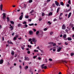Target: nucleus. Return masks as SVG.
<instances>
[{
    "mask_svg": "<svg viewBox=\"0 0 74 74\" xmlns=\"http://www.w3.org/2000/svg\"><path fill=\"white\" fill-rule=\"evenodd\" d=\"M39 33L40 32H39V31H37L36 33V35H37L39 38H40V37H42L43 36V32L42 31H41L40 32V33L39 34Z\"/></svg>",
    "mask_w": 74,
    "mask_h": 74,
    "instance_id": "nucleus-1",
    "label": "nucleus"
},
{
    "mask_svg": "<svg viewBox=\"0 0 74 74\" xmlns=\"http://www.w3.org/2000/svg\"><path fill=\"white\" fill-rule=\"evenodd\" d=\"M66 37H67V35L66 34H64L63 36V38H64V40H67V38Z\"/></svg>",
    "mask_w": 74,
    "mask_h": 74,
    "instance_id": "nucleus-2",
    "label": "nucleus"
},
{
    "mask_svg": "<svg viewBox=\"0 0 74 74\" xmlns=\"http://www.w3.org/2000/svg\"><path fill=\"white\" fill-rule=\"evenodd\" d=\"M24 60L25 61L27 60L28 61H29V60H30V59H29L28 57L25 56V59Z\"/></svg>",
    "mask_w": 74,
    "mask_h": 74,
    "instance_id": "nucleus-3",
    "label": "nucleus"
},
{
    "mask_svg": "<svg viewBox=\"0 0 74 74\" xmlns=\"http://www.w3.org/2000/svg\"><path fill=\"white\" fill-rule=\"evenodd\" d=\"M32 42H37V40H36V39L35 38H32Z\"/></svg>",
    "mask_w": 74,
    "mask_h": 74,
    "instance_id": "nucleus-4",
    "label": "nucleus"
},
{
    "mask_svg": "<svg viewBox=\"0 0 74 74\" xmlns=\"http://www.w3.org/2000/svg\"><path fill=\"white\" fill-rule=\"evenodd\" d=\"M3 19H5V18H6V16H5L6 15L5 13H3Z\"/></svg>",
    "mask_w": 74,
    "mask_h": 74,
    "instance_id": "nucleus-5",
    "label": "nucleus"
},
{
    "mask_svg": "<svg viewBox=\"0 0 74 74\" xmlns=\"http://www.w3.org/2000/svg\"><path fill=\"white\" fill-rule=\"evenodd\" d=\"M62 49V47H58V49H57V52H60L61 49Z\"/></svg>",
    "mask_w": 74,
    "mask_h": 74,
    "instance_id": "nucleus-6",
    "label": "nucleus"
},
{
    "mask_svg": "<svg viewBox=\"0 0 74 74\" xmlns=\"http://www.w3.org/2000/svg\"><path fill=\"white\" fill-rule=\"evenodd\" d=\"M55 3L56 5L57 6H58L59 4V3H58V2L57 1H55Z\"/></svg>",
    "mask_w": 74,
    "mask_h": 74,
    "instance_id": "nucleus-7",
    "label": "nucleus"
},
{
    "mask_svg": "<svg viewBox=\"0 0 74 74\" xmlns=\"http://www.w3.org/2000/svg\"><path fill=\"white\" fill-rule=\"evenodd\" d=\"M62 29H63V30L66 29V26H65V25L64 24L62 25Z\"/></svg>",
    "mask_w": 74,
    "mask_h": 74,
    "instance_id": "nucleus-8",
    "label": "nucleus"
},
{
    "mask_svg": "<svg viewBox=\"0 0 74 74\" xmlns=\"http://www.w3.org/2000/svg\"><path fill=\"white\" fill-rule=\"evenodd\" d=\"M0 8L1 11L3 10V5L1 4L0 6Z\"/></svg>",
    "mask_w": 74,
    "mask_h": 74,
    "instance_id": "nucleus-9",
    "label": "nucleus"
},
{
    "mask_svg": "<svg viewBox=\"0 0 74 74\" xmlns=\"http://www.w3.org/2000/svg\"><path fill=\"white\" fill-rule=\"evenodd\" d=\"M22 18H23V15H22L20 16L19 20H22Z\"/></svg>",
    "mask_w": 74,
    "mask_h": 74,
    "instance_id": "nucleus-10",
    "label": "nucleus"
},
{
    "mask_svg": "<svg viewBox=\"0 0 74 74\" xmlns=\"http://www.w3.org/2000/svg\"><path fill=\"white\" fill-rule=\"evenodd\" d=\"M71 12H70L68 15V18H69L71 16Z\"/></svg>",
    "mask_w": 74,
    "mask_h": 74,
    "instance_id": "nucleus-11",
    "label": "nucleus"
},
{
    "mask_svg": "<svg viewBox=\"0 0 74 74\" xmlns=\"http://www.w3.org/2000/svg\"><path fill=\"white\" fill-rule=\"evenodd\" d=\"M0 63L1 64H3V60H1L0 61Z\"/></svg>",
    "mask_w": 74,
    "mask_h": 74,
    "instance_id": "nucleus-12",
    "label": "nucleus"
},
{
    "mask_svg": "<svg viewBox=\"0 0 74 74\" xmlns=\"http://www.w3.org/2000/svg\"><path fill=\"white\" fill-rule=\"evenodd\" d=\"M67 39L68 41H71V40H72V38L70 37H68L67 38Z\"/></svg>",
    "mask_w": 74,
    "mask_h": 74,
    "instance_id": "nucleus-13",
    "label": "nucleus"
},
{
    "mask_svg": "<svg viewBox=\"0 0 74 74\" xmlns=\"http://www.w3.org/2000/svg\"><path fill=\"white\" fill-rule=\"evenodd\" d=\"M33 31H29V33L30 34H33Z\"/></svg>",
    "mask_w": 74,
    "mask_h": 74,
    "instance_id": "nucleus-14",
    "label": "nucleus"
},
{
    "mask_svg": "<svg viewBox=\"0 0 74 74\" xmlns=\"http://www.w3.org/2000/svg\"><path fill=\"white\" fill-rule=\"evenodd\" d=\"M26 5L25 4H24V7H23L22 8H25V9H26Z\"/></svg>",
    "mask_w": 74,
    "mask_h": 74,
    "instance_id": "nucleus-15",
    "label": "nucleus"
},
{
    "mask_svg": "<svg viewBox=\"0 0 74 74\" xmlns=\"http://www.w3.org/2000/svg\"><path fill=\"white\" fill-rule=\"evenodd\" d=\"M56 5L54 3H53V5L51 6V7H55Z\"/></svg>",
    "mask_w": 74,
    "mask_h": 74,
    "instance_id": "nucleus-16",
    "label": "nucleus"
},
{
    "mask_svg": "<svg viewBox=\"0 0 74 74\" xmlns=\"http://www.w3.org/2000/svg\"><path fill=\"white\" fill-rule=\"evenodd\" d=\"M60 4L61 5H62L63 6L64 5V3L62 2H60Z\"/></svg>",
    "mask_w": 74,
    "mask_h": 74,
    "instance_id": "nucleus-17",
    "label": "nucleus"
},
{
    "mask_svg": "<svg viewBox=\"0 0 74 74\" xmlns=\"http://www.w3.org/2000/svg\"><path fill=\"white\" fill-rule=\"evenodd\" d=\"M29 68V67L28 66H26L24 68L25 70H27V69Z\"/></svg>",
    "mask_w": 74,
    "mask_h": 74,
    "instance_id": "nucleus-18",
    "label": "nucleus"
},
{
    "mask_svg": "<svg viewBox=\"0 0 74 74\" xmlns=\"http://www.w3.org/2000/svg\"><path fill=\"white\" fill-rule=\"evenodd\" d=\"M59 10H60V8H58L57 9V13H58L59 12Z\"/></svg>",
    "mask_w": 74,
    "mask_h": 74,
    "instance_id": "nucleus-19",
    "label": "nucleus"
},
{
    "mask_svg": "<svg viewBox=\"0 0 74 74\" xmlns=\"http://www.w3.org/2000/svg\"><path fill=\"white\" fill-rule=\"evenodd\" d=\"M52 15V13L51 12H50L49 14V16H50Z\"/></svg>",
    "mask_w": 74,
    "mask_h": 74,
    "instance_id": "nucleus-20",
    "label": "nucleus"
},
{
    "mask_svg": "<svg viewBox=\"0 0 74 74\" xmlns=\"http://www.w3.org/2000/svg\"><path fill=\"white\" fill-rule=\"evenodd\" d=\"M10 23L11 24H12V25H14V22L12 21H10Z\"/></svg>",
    "mask_w": 74,
    "mask_h": 74,
    "instance_id": "nucleus-21",
    "label": "nucleus"
},
{
    "mask_svg": "<svg viewBox=\"0 0 74 74\" xmlns=\"http://www.w3.org/2000/svg\"><path fill=\"white\" fill-rule=\"evenodd\" d=\"M6 18L7 19V22H9V21H10V18L8 17Z\"/></svg>",
    "mask_w": 74,
    "mask_h": 74,
    "instance_id": "nucleus-22",
    "label": "nucleus"
},
{
    "mask_svg": "<svg viewBox=\"0 0 74 74\" xmlns=\"http://www.w3.org/2000/svg\"><path fill=\"white\" fill-rule=\"evenodd\" d=\"M29 72L30 73H32V72H33V69H30L29 70Z\"/></svg>",
    "mask_w": 74,
    "mask_h": 74,
    "instance_id": "nucleus-23",
    "label": "nucleus"
},
{
    "mask_svg": "<svg viewBox=\"0 0 74 74\" xmlns=\"http://www.w3.org/2000/svg\"><path fill=\"white\" fill-rule=\"evenodd\" d=\"M11 54L12 55H14V51H12Z\"/></svg>",
    "mask_w": 74,
    "mask_h": 74,
    "instance_id": "nucleus-24",
    "label": "nucleus"
},
{
    "mask_svg": "<svg viewBox=\"0 0 74 74\" xmlns=\"http://www.w3.org/2000/svg\"><path fill=\"white\" fill-rule=\"evenodd\" d=\"M49 44H53V42H50L48 43Z\"/></svg>",
    "mask_w": 74,
    "mask_h": 74,
    "instance_id": "nucleus-25",
    "label": "nucleus"
},
{
    "mask_svg": "<svg viewBox=\"0 0 74 74\" xmlns=\"http://www.w3.org/2000/svg\"><path fill=\"white\" fill-rule=\"evenodd\" d=\"M23 24L26 25V24H27V22L26 21H24L23 23Z\"/></svg>",
    "mask_w": 74,
    "mask_h": 74,
    "instance_id": "nucleus-26",
    "label": "nucleus"
},
{
    "mask_svg": "<svg viewBox=\"0 0 74 74\" xmlns=\"http://www.w3.org/2000/svg\"><path fill=\"white\" fill-rule=\"evenodd\" d=\"M73 55H74V53H71V56H73Z\"/></svg>",
    "mask_w": 74,
    "mask_h": 74,
    "instance_id": "nucleus-27",
    "label": "nucleus"
},
{
    "mask_svg": "<svg viewBox=\"0 0 74 74\" xmlns=\"http://www.w3.org/2000/svg\"><path fill=\"white\" fill-rule=\"evenodd\" d=\"M29 3H32V2H33V0H29Z\"/></svg>",
    "mask_w": 74,
    "mask_h": 74,
    "instance_id": "nucleus-28",
    "label": "nucleus"
},
{
    "mask_svg": "<svg viewBox=\"0 0 74 74\" xmlns=\"http://www.w3.org/2000/svg\"><path fill=\"white\" fill-rule=\"evenodd\" d=\"M33 12H34V10H32L31 11V12H30V14H32V13H33Z\"/></svg>",
    "mask_w": 74,
    "mask_h": 74,
    "instance_id": "nucleus-29",
    "label": "nucleus"
},
{
    "mask_svg": "<svg viewBox=\"0 0 74 74\" xmlns=\"http://www.w3.org/2000/svg\"><path fill=\"white\" fill-rule=\"evenodd\" d=\"M29 26H33V25H34V24L32 23L31 24H29Z\"/></svg>",
    "mask_w": 74,
    "mask_h": 74,
    "instance_id": "nucleus-30",
    "label": "nucleus"
},
{
    "mask_svg": "<svg viewBox=\"0 0 74 74\" xmlns=\"http://www.w3.org/2000/svg\"><path fill=\"white\" fill-rule=\"evenodd\" d=\"M25 27H24V28H25H25L27 27V26H28V25H27V24H25Z\"/></svg>",
    "mask_w": 74,
    "mask_h": 74,
    "instance_id": "nucleus-31",
    "label": "nucleus"
},
{
    "mask_svg": "<svg viewBox=\"0 0 74 74\" xmlns=\"http://www.w3.org/2000/svg\"><path fill=\"white\" fill-rule=\"evenodd\" d=\"M71 1L70 0H69L68 1V3L69 4H71Z\"/></svg>",
    "mask_w": 74,
    "mask_h": 74,
    "instance_id": "nucleus-32",
    "label": "nucleus"
},
{
    "mask_svg": "<svg viewBox=\"0 0 74 74\" xmlns=\"http://www.w3.org/2000/svg\"><path fill=\"white\" fill-rule=\"evenodd\" d=\"M32 38H29V40H28V41H32Z\"/></svg>",
    "mask_w": 74,
    "mask_h": 74,
    "instance_id": "nucleus-33",
    "label": "nucleus"
},
{
    "mask_svg": "<svg viewBox=\"0 0 74 74\" xmlns=\"http://www.w3.org/2000/svg\"><path fill=\"white\" fill-rule=\"evenodd\" d=\"M29 17L28 16H25V18H29Z\"/></svg>",
    "mask_w": 74,
    "mask_h": 74,
    "instance_id": "nucleus-34",
    "label": "nucleus"
},
{
    "mask_svg": "<svg viewBox=\"0 0 74 74\" xmlns=\"http://www.w3.org/2000/svg\"><path fill=\"white\" fill-rule=\"evenodd\" d=\"M42 16H44V15H45V14H44V13H42Z\"/></svg>",
    "mask_w": 74,
    "mask_h": 74,
    "instance_id": "nucleus-35",
    "label": "nucleus"
},
{
    "mask_svg": "<svg viewBox=\"0 0 74 74\" xmlns=\"http://www.w3.org/2000/svg\"><path fill=\"white\" fill-rule=\"evenodd\" d=\"M28 47L29 48H32V46L31 45H28Z\"/></svg>",
    "mask_w": 74,
    "mask_h": 74,
    "instance_id": "nucleus-36",
    "label": "nucleus"
},
{
    "mask_svg": "<svg viewBox=\"0 0 74 74\" xmlns=\"http://www.w3.org/2000/svg\"><path fill=\"white\" fill-rule=\"evenodd\" d=\"M47 28H45L43 30H44V31H47Z\"/></svg>",
    "mask_w": 74,
    "mask_h": 74,
    "instance_id": "nucleus-37",
    "label": "nucleus"
},
{
    "mask_svg": "<svg viewBox=\"0 0 74 74\" xmlns=\"http://www.w3.org/2000/svg\"><path fill=\"white\" fill-rule=\"evenodd\" d=\"M34 52H38V50H37L36 51V50L35 49L34 50Z\"/></svg>",
    "mask_w": 74,
    "mask_h": 74,
    "instance_id": "nucleus-38",
    "label": "nucleus"
},
{
    "mask_svg": "<svg viewBox=\"0 0 74 74\" xmlns=\"http://www.w3.org/2000/svg\"><path fill=\"white\" fill-rule=\"evenodd\" d=\"M57 21V20L56 18H54V19L53 20V22H55V21Z\"/></svg>",
    "mask_w": 74,
    "mask_h": 74,
    "instance_id": "nucleus-39",
    "label": "nucleus"
},
{
    "mask_svg": "<svg viewBox=\"0 0 74 74\" xmlns=\"http://www.w3.org/2000/svg\"><path fill=\"white\" fill-rule=\"evenodd\" d=\"M47 23H49V25H51V23L50 21H48Z\"/></svg>",
    "mask_w": 74,
    "mask_h": 74,
    "instance_id": "nucleus-40",
    "label": "nucleus"
},
{
    "mask_svg": "<svg viewBox=\"0 0 74 74\" xmlns=\"http://www.w3.org/2000/svg\"><path fill=\"white\" fill-rule=\"evenodd\" d=\"M37 56H34L33 58L34 59H36V58H37Z\"/></svg>",
    "mask_w": 74,
    "mask_h": 74,
    "instance_id": "nucleus-41",
    "label": "nucleus"
},
{
    "mask_svg": "<svg viewBox=\"0 0 74 74\" xmlns=\"http://www.w3.org/2000/svg\"><path fill=\"white\" fill-rule=\"evenodd\" d=\"M53 34V32H51L50 33V34L51 35H52V34Z\"/></svg>",
    "mask_w": 74,
    "mask_h": 74,
    "instance_id": "nucleus-42",
    "label": "nucleus"
},
{
    "mask_svg": "<svg viewBox=\"0 0 74 74\" xmlns=\"http://www.w3.org/2000/svg\"><path fill=\"white\" fill-rule=\"evenodd\" d=\"M13 40H16V37H14Z\"/></svg>",
    "mask_w": 74,
    "mask_h": 74,
    "instance_id": "nucleus-43",
    "label": "nucleus"
},
{
    "mask_svg": "<svg viewBox=\"0 0 74 74\" xmlns=\"http://www.w3.org/2000/svg\"><path fill=\"white\" fill-rule=\"evenodd\" d=\"M71 11L69 9L67 10H66V12H69V11Z\"/></svg>",
    "mask_w": 74,
    "mask_h": 74,
    "instance_id": "nucleus-44",
    "label": "nucleus"
},
{
    "mask_svg": "<svg viewBox=\"0 0 74 74\" xmlns=\"http://www.w3.org/2000/svg\"><path fill=\"white\" fill-rule=\"evenodd\" d=\"M27 53L28 54H30V51H28Z\"/></svg>",
    "mask_w": 74,
    "mask_h": 74,
    "instance_id": "nucleus-45",
    "label": "nucleus"
},
{
    "mask_svg": "<svg viewBox=\"0 0 74 74\" xmlns=\"http://www.w3.org/2000/svg\"><path fill=\"white\" fill-rule=\"evenodd\" d=\"M21 26V24H18V27H19V26Z\"/></svg>",
    "mask_w": 74,
    "mask_h": 74,
    "instance_id": "nucleus-46",
    "label": "nucleus"
},
{
    "mask_svg": "<svg viewBox=\"0 0 74 74\" xmlns=\"http://www.w3.org/2000/svg\"><path fill=\"white\" fill-rule=\"evenodd\" d=\"M65 32H66V33H68V29H66L65 30Z\"/></svg>",
    "mask_w": 74,
    "mask_h": 74,
    "instance_id": "nucleus-47",
    "label": "nucleus"
},
{
    "mask_svg": "<svg viewBox=\"0 0 74 74\" xmlns=\"http://www.w3.org/2000/svg\"><path fill=\"white\" fill-rule=\"evenodd\" d=\"M59 19L60 20H61V19H62V17H60V16H59Z\"/></svg>",
    "mask_w": 74,
    "mask_h": 74,
    "instance_id": "nucleus-48",
    "label": "nucleus"
},
{
    "mask_svg": "<svg viewBox=\"0 0 74 74\" xmlns=\"http://www.w3.org/2000/svg\"><path fill=\"white\" fill-rule=\"evenodd\" d=\"M49 61H52V60L51 58L49 59Z\"/></svg>",
    "mask_w": 74,
    "mask_h": 74,
    "instance_id": "nucleus-49",
    "label": "nucleus"
},
{
    "mask_svg": "<svg viewBox=\"0 0 74 74\" xmlns=\"http://www.w3.org/2000/svg\"><path fill=\"white\" fill-rule=\"evenodd\" d=\"M45 61L46 63H47V62H48V61L47 60V59H45Z\"/></svg>",
    "mask_w": 74,
    "mask_h": 74,
    "instance_id": "nucleus-50",
    "label": "nucleus"
},
{
    "mask_svg": "<svg viewBox=\"0 0 74 74\" xmlns=\"http://www.w3.org/2000/svg\"><path fill=\"white\" fill-rule=\"evenodd\" d=\"M51 48V45H50L48 46V48Z\"/></svg>",
    "mask_w": 74,
    "mask_h": 74,
    "instance_id": "nucleus-51",
    "label": "nucleus"
},
{
    "mask_svg": "<svg viewBox=\"0 0 74 74\" xmlns=\"http://www.w3.org/2000/svg\"><path fill=\"white\" fill-rule=\"evenodd\" d=\"M9 44H12L13 45V44H14L13 43H12V42H11V41L10 42H9Z\"/></svg>",
    "mask_w": 74,
    "mask_h": 74,
    "instance_id": "nucleus-52",
    "label": "nucleus"
},
{
    "mask_svg": "<svg viewBox=\"0 0 74 74\" xmlns=\"http://www.w3.org/2000/svg\"><path fill=\"white\" fill-rule=\"evenodd\" d=\"M47 68V66H45L44 67V68L45 69H46Z\"/></svg>",
    "mask_w": 74,
    "mask_h": 74,
    "instance_id": "nucleus-53",
    "label": "nucleus"
},
{
    "mask_svg": "<svg viewBox=\"0 0 74 74\" xmlns=\"http://www.w3.org/2000/svg\"><path fill=\"white\" fill-rule=\"evenodd\" d=\"M65 44L66 45H68V43H67L66 42H65Z\"/></svg>",
    "mask_w": 74,
    "mask_h": 74,
    "instance_id": "nucleus-54",
    "label": "nucleus"
},
{
    "mask_svg": "<svg viewBox=\"0 0 74 74\" xmlns=\"http://www.w3.org/2000/svg\"><path fill=\"white\" fill-rule=\"evenodd\" d=\"M62 15H63V13H61L60 15V16H62Z\"/></svg>",
    "mask_w": 74,
    "mask_h": 74,
    "instance_id": "nucleus-55",
    "label": "nucleus"
},
{
    "mask_svg": "<svg viewBox=\"0 0 74 74\" xmlns=\"http://www.w3.org/2000/svg\"><path fill=\"white\" fill-rule=\"evenodd\" d=\"M19 67L20 69H22V66H21L20 65Z\"/></svg>",
    "mask_w": 74,
    "mask_h": 74,
    "instance_id": "nucleus-56",
    "label": "nucleus"
},
{
    "mask_svg": "<svg viewBox=\"0 0 74 74\" xmlns=\"http://www.w3.org/2000/svg\"><path fill=\"white\" fill-rule=\"evenodd\" d=\"M41 20H42V18H41L40 17L39 18V21H41Z\"/></svg>",
    "mask_w": 74,
    "mask_h": 74,
    "instance_id": "nucleus-57",
    "label": "nucleus"
},
{
    "mask_svg": "<svg viewBox=\"0 0 74 74\" xmlns=\"http://www.w3.org/2000/svg\"><path fill=\"white\" fill-rule=\"evenodd\" d=\"M40 51L42 53H44V52H43V50H42Z\"/></svg>",
    "mask_w": 74,
    "mask_h": 74,
    "instance_id": "nucleus-58",
    "label": "nucleus"
},
{
    "mask_svg": "<svg viewBox=\"0 0 74 74\" xmlns=\"http://www.w3.org/2000/svg\"><path fill=\"white\" fill-rule=\"evenodd\" d=\"M33 30H34V32H36V29H33Z\"/></svg>",
    "mask_w": 74,
    "mask_h": 74,
    "instance_id": "nucleus-59",
    "label": "nucleus"
},
{
    "mask_svg": "<svg viewBox=\"0 0 74 74\" xmlns=\"http://www.w3.org/2000/svg\"><path fill=\"white\" fill-rule=\"evenodd\" d=\"M19 36L18 35H16V38H18Z\"/></svg>",
    "mask_w": 74,
    "mask_h": 74,
    "instance_id": "nucleus-60",
    "label": "nucleus"
},
{
    "mask_svg": "<svg viewBox=\"0 0 74 74\" xmlns=\"http://www.w3.org/2000/svg\"><path fill=\"white\" fill-rule=\"evenodd\" d=\"M2 41H4V37H2Z\"/></svg>",
    "mask_w": 74,
    "mask_h": 74,
    "instance_id": "nucleus-61",
    "label": "nucleus"
},
{
    "mask_svg": "<svg viewBox=\"0 0 74 74\" xmlns=\"http://www.w3.org/2000/svg\"><path fill=\"white\" fill-rule=\"evenodd\" d=\"M29 22H31V21H32V19H29Z\"/></svg>",
    "mask_w": 74,
    "mask_h": 74,
    "instance_id": "nucleus-62",
    "label": "nucleus"
},
{
    "mask_svg": "<svg viewBox=\"0 0 74 74\" xmlns=\"http://www.w3.org/2000/svg\"><path fill=\"white\" fill-rule=\"evenodd\" d=\"M21 48H22V49H23V50H24V47H21Z\"/></svg>",
    "mask_w": 74,
    "mask_h": 74,
    "instance_id": "nucleus-63",
    "label": "nucleus"
},
{
    "mask_svg": "<svg viewBox=\"0 0 74 74\" xmlns=\"http://www.w3.org/2000/svg\"><path fill=\"white\" fill-rule=\"evenodd\" d=\"M56 43H54L53 44V46H56Z\"/></svg>",
    "mask_w": 74,
    "mask_h": 74,
    "instance_id": "nucleus-64",
    "label": "nucleus"
}]
</instances>
